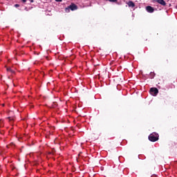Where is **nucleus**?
Here are the masks:
<instances>
[{"mask_svg":"<svg viewBox=\"0 0 177 177\" xmlns=\"http://www.w3.org/2000/svg\"><path fill=\"white\" fill-rule=\"evenodd\" d=\"M160 136L157 133H152L149 136V140L150 142H157Z\"/></svg>","mask_w":177,"mask_h":177,"instance_id":"nucleus-1","label":"nucleus"},{"mask_svg":"<svg viewBox=\"0 0 177 177\" xmlns=\"http://www.w3.org/2000/svg\"><path fill=\"white\" fill-rule=\"evenodd\" d=\"M77 9H78V7L75 4L72 3L68 8H66L65 9V12H66V13H68V12H70V10H77Z\"/></svg>","mask_w":177,"mask_h":177,"instance_id":"nucleus-2","label":"nucleus"},{"mask_svg":"<svg viewBox=\"0 0 177 177\" xmlns=\"http://www.w3.org/2000/svg\"><path fill=\"white\" fill-rule=\"evenodd\" d=\"M151 95H153V96H157L158 95V89L157 88H151L149 91Z\"/></svg>","mask_w":177,"mask_h":177,"instance_id":"nucleus-3","label":"nucleus"},{"mask_svg":"<svg viewBox=\"0 0 177 177\" xmlns=\"http://www.w3.org/2000/svg\"><path fill=\"white\" fill-rule=\"evenodd\" d=\"M146 9L149 13H153L154 12V8L150 6H147Z\"/></svg>","mask_w":177,"mask_h":177,"instance_id":"nucleus-4","label":"nucleus"},{"mask_svg":"<svg viewBox=\"0 0 177 177\" xmlns=\"http://www.w3.org/2000/svg\"><path fill=\"white\" fill-rule=\"evenodd\" d=\"M156 2L160 3V5H162V6H165L167 5V3H165V1L164 0H156Z\"/></svg>","mask_w":177,"mask_h":177,"instance_id":"nucleus-5","label":"nucleus"},{"mask_svg":"<svg viewBox=\"0 0 177 177\" xmlns=\"http://www.w3.org/2000/svg\"><path fill=\"white\" fill-rule=\"evenodd\" d=\"M127 5L129 8H135V3H133V1H129L128 3H127Z\"/></svg>","mask_w":177,"mask_h":177,"instance_id":"nucleus-6","label":"nucleus"},{"mask_svg":"<svg viewBox=\"0 0 177 177\" xmlns=\"http://www.w3.org/2000/svg\"><path fill=\"white\" fill-rule=\"evenodd\" d=\"M6 71L10 73H15V71H13V70H12V68H10V67H7Z\"/></svg>","mask_w":177,"mask_h":177,"instance_id":"nucleus-7","label":"nucleus"},{"mask_svg":"<svg viewBox=\"0 0 177 177\" xmlns=\"http://www.w3.org/2000/svg\"><path fill=\"white\" fill-rule=\"evenodd\" d=\"M154 75H156L155 73H153V72L150 73V77H151V80H153V78H154Z\"/></svg>","mask_w":177,"mask_h":177,"instance_id":"nucleus-8","label":"nucleus"},{"mask_svg":"<svg viewBox=\"0 0 177 177\" xmlns=\"http://www.w3.org/2000/svg\"><path fill=\"white\" fill-rule=\"evenodd\" d=\"M109 1V2H117L118 0H105Z\"/></svg>","mask_w":177,"mask_h":177,"instance_id":"nucleus-9","label":"nucleus"},{"mask_svg":"<svg viewBox=\"0 0 177 177\" xmlns=\"http://www.w3.org/2000/svg\"><path fill=\"white\" fill-rule=\"evenodd\" d=\"M19 6H20V5H19V4H15V8H19Z\"/></svg>","mask_w":177,"mask_h":177,"instance_id":"nucleus-10","label":"nucleus"},{"mask_svg":"<svg viewBox=\"0 0 177 177\" xmlns=\"http://www.w3.org/2000/svg\"><path fill=\"white\" fill-rule=\"evenodd\" d=\"M22 2H24V3H25V2H27V0H21Z\"/></svg>","mask_w":177,"mask_h":177,"instance_id":"nucleus-11","label":"nucleus"},{"mask_svg":"<svg viewBox=\"0 0 177 177\" xmlns=\"http://www.w3.org/2000/svg\"><path fill=\"white\" fill-rule=\"evenodd\" d=\"M56 2H62V0H55Z\"/></svg>","mask_w":177,"mask_h":177,"instance_id":"nucleus-12","label":"nucleus"},{"mask_svg":"<svg viewBox=\"0 0 177 177\" xmlns=\"http://www.w3.org/2000/svg\"><path fill=\"white\" fill-rule=\"evenodd\" d=\"M8 120H9L10 121H12V118H8Z\"/></svg>","mask_w":177,"mask_h":177,"instance_id":"nucleus-13","label":"nucleus"},{"mask_svg":"<svg viewBox=\"0 0 177 177\" xmlns=\"http://www.w3.org/2000/svg\"><path fill=\"white\" fill-rule=\"evenodd\" d=\"M46 59H47V60H49V58L48 57H46Z\"/></svg>","mask_w":177,"mask_h":177,"instance_id":"nucleus-14","label":"nucleus"},{"mask_svg":"<svg viewBox=\"0 0 177 177\" xmlns=\"http://www.w3.org/2000/svg\"><path fill=\"white\" fill-rule=\"evenodd\" d=\"M3 106H5V104H3Z\"/></svg>","mask_w":177,"mask_h":177,"instance_id":"nucleus-15","label":"nucleus"},{"mask_svg":"<svg viewBox=\"0 0 177 177\" xmlns=\"http://www.w3.org/2000/svg\"><path fill=\"white\" fill-rule=\"evenodd\" d=\"M31 2H34V1H31Z\"/></svg>","mask_w":177,"mask_h":177,"instance_id":"nucleus-16","label":"nucleus"}]
</instances>
